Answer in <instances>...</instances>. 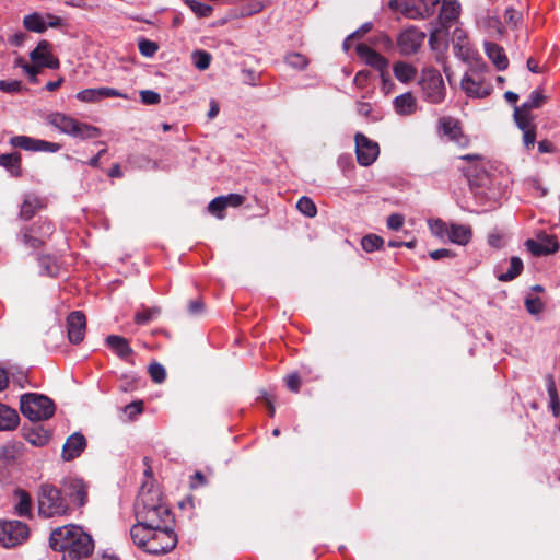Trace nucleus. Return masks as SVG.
<instances>
[{"mask_svg": "<svg viewBox=\"0 0 560 560\" xmlns=\"http://www.w3.org/2000/svg\"><path fill=\"white\" fill-rule=\"evenodd\" d=\"M284 383L289 390L298 393L302 384V378L299 373L294 372L284 377Z\"/></svg>", "mask_w": 560, "mask_h": 560, "instance_id": "6e6d98bb", "label": "nucleus"}, {"mask_svg": "<svg viewBox=\"0 0 560 560\" xmlns=\"http://www.w3.org/2000/svg\"><path fill=\"white\" fill-rule=\"evenodd\" d=\"M38 266L40 272L48 277H57L59 273V266L55 257L50 255H42L38 257Z\"/></svg>", "mask_w": 560, "mask_h": 560, "instance_id": "2f4dec72", "label": "nucleus"}, {"mask_svg": "<svg viewBox=\"0 0 560 560\" xmlns=\"http://www.w3.org/2000/svg\"><path fill=\"white\" fill-rule=\"evenodd\" d=\"M105 345L113 350L119 359L126 362H129L133 354V349L129 346V341L125 337L109 335L105 339Z\"/></svg>", "mask_w": 560, "mask_h": 560, "instance_id": "4be33fe9", "label": "nucleus"}, {"mask_svg": "<svg viewBox=\"0 0 560 560\" xmlns=\"http://www.w3.org/2000/svg\"><path fill=\"white\" fill-rule=\"evenodd\" d=\"M19 65L22 66V68L24 69V71L28 74L30 77V80L32 83H36L37 79V74L39 72V68L36 63L34 65H28V63H24L22 65V59H19Z\"/></svg>", "mask_w": 560, "mask_h": 560, "instance_id": "680f3d73", "label": "nucleus"}, {"mask_svg": "<svg viewBox=\"0 0 560 560\" xmlns=\"http://www.w3.org/2000/svg\"><path fill=\"white\" fill-rule=\"evenodd\" d=\"M538 241L528 238L525 242L526 248L536 257L555 254L559 250V242L555 235L546 233L538 234Z\"/></svg>", "mask_w": 560, "mask_h": 560, "instance_id": "ddd939ff", "label": "nucleus"}, {"mask_svg": "<svg viewBox=\"0 0 560 560\" xmlns=\"http://www.w3.org/2000/svg\"><path fill=\"white\" fill-rule=\"evenodd\" d=\"M425 37L427 34L416 26L404 30L397 37L399 52L404 56L417 54Z\"/></svg>", "mask_w": 560, "mask_h": 560, "instance_id": "9d476101", "label": "nucleus"}, {"mask_svg": "<svg viewBox=\"0 0 560 560\" xmlns=\"http://www.w3.org/2000/svg\"><path fill=\"white\" fill-rule=\"evenodd\" d=\"M296 208L301 213L308 218H314L317 213L316 205L306 196H303L298 200Z\"/></svg>", "mask_w": 560, "mask_h": 560, "instance_id": "79ce46f5", "label": "nucleus"}, {"mask_svg": "<svg viewBox=\"0 0 560 560\" xmlns=\"http://www.w3.org/2000/svg\"><path fill=\"white\" fill-rule=\"evenodd\" d=\"M285 63L293 69L304 70L308 66V59L300 52H290L284 58Z\"/></svg>", "mask_w": 560, "mask_h": 560, "instance_id": "a19ab883", "label": "nucleus"}, {"mask_svg": "<svg viewBox=\"0 0 560 560\" xmlns=\"http://www.w3.org/2000/svg\"><path fill=\"white\" fill-rule=\"evenodd\" d=\"M447 238L457 245H467L472 238V229L469 225L451 223Z\"/></svg>", "mask_w": 560, "mask_h": 560, "instance_id": "393cba45", "label": "nucleus"}, {"mask_svg": "<svg viewBox=\"0 0 560 560\" xmlns=\"http://www.w3.org/2000/svg\"><path fill=\"white\" fill-rule=\"evenodd\" d=\"M354 140L358 163L362 166L374 163L380 154L378 143L360 132L355 135Z\"/></svg>", "mask_w": 560, "mask_h": 560, "instance_id": "f8f14e48", "label": "nucleus"}, {"mask_svg": "<svg viewBox=\"0 0 560 560\" xmlns=\"http://www.w3.org/2000/svg\"><path fill=\"white\" fill-rule=\"evenodd\" d=\"M63 492L72 508H83L88 502L89 485L81 478L72 477L63 481Z\"/></svg>", "mask_w": 560, "mask_h": 560, "instance_id": "1a4fd4ad", "label": "nucleus"}, {"mask_svg": "<svg viewBox=\"0 0 560 560\" xmlns=\"http://www.w3.org/2000/svg\"><path fill=\"white\" fill-rule=\"evenodd\" d=\"M393 71L396 79L404 83L412 81L417 75L416 67L405 61L394 63Z\"/></svg>", "mask_w": 560, "mask_h": 560, "instance_id": "c756f323", "label": "nucleus"}, {"mask_svg": "<svg viewBox=\"0 0 560 560\" xmlns=\"http://www.w3.org/2000/svg\"><path fill=\"white\" fill-rule=\"evenodd\" d=\"M459 13L460 4L457 0H443L436 23L440 24L442 28H450L452 23L458 19Z\"/></svg>", "mask_w": 560, "mask_h": 560, "instance_id": "5701e85b", "label": "nucleus"}, {"mask_svg": "<svg viewBox=\"0 0 560 560\" xmlns=\"http://www.w3.org/2000/svg\"><path fill=\"white\" fill-rule=\"evenodd\" d=\"M28 537V527L20 521H0V545L15 547Z\"/></svg>", "mask_w": 560, "mask_h": 560, "instance_id": "6e6552de", "label": "nucleus"}, {"mask_svg": "<svg viewBox=\"0 0 560 560\" xmlns=\"http://www.w3.org/2000/svg\"><path fill=\"white\" fill-rule=\"evenodd\" d=\"M546 100L547 97L540 91L535 90L520 107L525 112H530L532 109L540 108L546 103Z\"/></svg>", "mask_w": 560, "mask_h": 560, "instance_id": "e433bc0d", "label": "nucleus"}, {"mask_svg": "<svg viewBox=\"0 0 560 560\" xmlns=\"http://www.w3.org/2000/svg\"><path fill=\"white\" fill-rule=\"evenodd\" d=\"M394 108L397 114L402 116L413 114L417 109L415 96L410 92L396 96L394 100Z\"/></svg>", "mask_w": 560, "mask_h": 560, "instance_id": "cd10ccee", "label": "nucleus"}, {"mask_svg": "<svg viewBox=\"0 0 560 560\" xmlns=\"http://www.w3.org/2000/svg\"><path fill=\"white\" fill-rule=\"evenodd\" d=\"M9 143L13 148L32 152L43 151L55 153L61 149V145L57 142L34 139L28 136H14L9 140Z\"/></svg>", "mask_w": 560, "mask_h": 560, "instance_id": "9b49d317", "label": "nucleus"}, {"mask_svg": "<svg viewBox=\"0 0 560 560\" xmlns=\"http://www.w3.org/2000/svg\"><path fill=\"white\" fill-rule=\"evenodd\" d=\"M207 479L206 476L201 471H196L191 477L190 488H197L200 486H206Z\"/></svg>", "mask_w": 560, "mask_h": 560, "instance_id": "338daca9", "label": "nucleus"}, {"mask_svg": "<svg viewBox=\"0 0 560 560\" xmlns=\"http://www.w3.org/2000/svg\"><path fill=\"white\" fill-rule=\"evenodd\" d=\"M479 24L492 36L504 34V26L498 16L487 14L479 20Z\"/></svg>", "mask_w": 560, "mask_h": 560, "instance_id": "7c9ffc66", "label": "nucleus"}, {"mask_svg": "<svg viewBox=\"0 0 560 560\" xmlns=\"http://www.w3.org/2000/svg\"><path fill=\"white\" fill-rule=\"evenodd\" d=\"M22 90V83L21 81L13 80V81H5L0 80V91L5 93H15L20 92Z\"/></svg>", "mask_w": 560, "mask_h": 560, "instance_id": "4d7b16f0", "label": "nucleus"}, {"mask_svg": "<svg viewBox=\"0 0 560 560\" xmlns=\"http://www.w3.org/2000/svg\"><path fill=\"white\" fill-rule=\"evenodd\" d=\"M19 420V415L13 408L0 402V431L14 430Z\"/></svg>", "mask_w": 560, "mask_h": 560, "instance_id": "c85d7f7f", "label": "nucleus"}, {"mask_svg": "<svg viewBox=\"0 0 560 560\" xmlns=\"http://www.w3.org/2000/svg\"><path fill=\"white\" fill-rule=\"evenodd\" d=\"M106 97H121L129 100V96L114 88L103 86L97 89H85L77 94V98L85 103H94Z\"/></svg>", "mask_w": 560, "mask_h": 560, "instance_id": "6ab92c4d", "label": "nucleus"}, {"mask_svg": "<svg viewBox=\"0 0 560 560\" xmlns=\"http://www.w3.org/2000/svg\"><path fill=\"white\" fill-rule=\"evenodd\" d=\"M140 98L145 105H156L161 102V95L152 90L140 91Z\"/></svg>", "mask_w": 560, "mask_h": 560, "instance_id": "5fc2aeb1", "label": "nucleus"}, {"mask_svg": "<svg viewBox=\"0 0 560 560\" xmlns=\"http://www.w3.org/2000/svg\"><path fill=\"white\" fill-rule=\"evenodd\" d=\"M23 25L27 31L35 33H43L47 30V24L39 13H32L24 16Z\"/></svg>", "mask_w": 560, "mask_h": 560, "instance_id": "473e14b6", "label": "nucleus"}, {"mask_svg": "<svg viewBox=\"0 0 560 560\" xmlns=\"http://www.w3.org/2000/svg\"><path fill=\"white\" fill-rule=\"evenodd\" d=\"M226 209V203H225V200L222 196H219V197H215L214 199H212L209 205H208V211L219 218V219H223L224 218V210Z\"/></svg>", "mask_w": 560, "mask_h": 560, "instance_id": "c03bdc74", "label": "nucleus"}, {"mask_svg": "<svg viewBox=\"0 0 560 560\" xmlns=\"http://www.w3.org/2000/svg\"><path fill=\"white\" fill-rule=\"evenodd\" d=\"M222 197L225 200L226 208L228 207H233V208L240 207L245 201V197L243 195H240V194L222 195Z\"/></svg>", "mask_w": 560, "mask_h": 560, "instance_id": "13d9d810", "label": "nucleus"}, {"mask_svg": "<svg viewBox=\"0 0 560 560\" xmlns=\"http://www.w3.org/2000/svg\"><path fill=\"white\" fill-rule=\"evenodd\" d=\"M205 304L201 299L192 300L188 303V311L191 315H198L203 312Z\"/></svg>", "mask_w": 560, "mask_h": 560, "instance_id": "69168bd1", "label": "nucleus"}, {"mask_svg": "<svg viewBox=\"0 0 560 560\" xmlns=\"http://www.w3.org/2000/svg\"><path fill=\"white\" fill-rule=\"evenodd\" d=\"M504 19L506 24L511 25L512 27H517L522 22V14L514 8L509 7L504 12Z\"/></svg>", "mask_w": 560, "mask_h": 560, "instance_id": "864d4df0", "label": "nucleus"}, {"mask_svg": "<svg viewBox=\"0 0 560 560\" xmlns=\"http://www.w3.org/2000/svg\"><path fill=\"white\" fill-rule=\"evenodd\" d=\"M49 544L55 551L61 552V560H83L89 558L94 549L91 536L74 525L54 529Z\"/></svg>", "mask_w": 560, "mask_h": 560, "instance_id": "f03ea898", "label": "nucleus"}, {"mask_svg": "<svg viewBox=\"0 0 560 560\" xmlns=\"http://www.w3.org/2000/svg\"><path fill=\"white\" fill-rule=\"evenodd\" d=\"M440 131L448 138V140L455 142L457 145L465 148L469 143V139L464 135L460 122L452 117H442L439 120Z\"/></svg>", "mask_w": 560, "mask_h": 560, "instance_id": "2eb2a0df", "label": "nucleus"}, {"mask_svg": "<svg viewBox=\"0 0 560 560\" xmlns=\"http://www.w3.org/2000/svg\"><path fill=\"white\" fill-rule=\"evenodd\" d=\"M86 330V318L81 311H73L67 317L68 339L78 345L83 341Z\"/></svg>", "mask_w": 560, "mask_h": 560, "instance_id": "dca6fc26", "label": "nucleus"}, {"mask_svg": "<svg viewBox=\"0 0 560 560\" xmlns=\"http://www.w3.org/2000/svg\"><path fill=\"white\" fill-rule=\"evenodd\" d=\"M54 401L45 395L26 393L21 396L20 410L31 421L48 420L55 413Z\"/></svg>", "mask_w": 560, "mask_h": 560, "instance_id": "423d86ee", "label": "nucleus"}, {"mask_svg": "<svg viewBox=\"0 0 560 560\" xmlns=\"http://www.w3.org/2000/svg\"><path fill=\"white\" fill-rule=\"evenodd\" d=\"M72 508L68 503L62 491L56 486L44 483L38 492V513L44 517H56L69 515Z\"/></svg>", "mask_w": 560, "mask_h": 560, "instance_id": "20e7f679", "label": "nucleus"}, {"mask_svg": "<svg viewBox=\"0 0 560 560\" xmlns=\"http://www.w3.org/2000/svg\"><path fill=\"white\" fill-rule=\"evenodd\" d=\"M24 436L32 445L44 446L49 442L51 434L40 424H34L30 429H24Z\"/></svg>", "mask_w": 560, "mask_h": 560, "instance_id": "bb28decb", "label": "nucleus"}, {"mask_svg": "<svg viewBox=\"0 0 560 560\" xmlns=\"http://www.w3.org/2000/svg\"><path fill=\"white\" fill-rule=\"evenodd\" d=\"M0 166L14 177L22 176V156L19 152L0 154Z\"/></svg>", "mask_w": 560, "mask_h": 560, "instance_id": "a878e982", "label": "nucleus"}, {"mask_svg": "<svg viewBox=\"0 0 560 560\" xmlns=\"http://www.w3.org/2000/svg\"><path fill=\"white\" fill-rule=\"evenodd\" d=\"M514 120L516 122V126L522 130L530 129L533 127H536L533 124V118L529 114V112H525L523 108L515 106L514 108Z\"/></svg>", "mask_w": 560, "mask_h": 560, "instance_id": "c9c22d12", "label": "nucleus"}, {"mask_svg": "<svg viewBox=\"0 0 560 560\" xmlns=\"http://www.w3.org/2000/svg\"><path fill=\"white\" fill-rule=\"evenodd\" d=\"M355 51L368 66L378 70L381 73L386 71L389 63L388 60L366 44H358Z\"/></svg>", "mask_w": 560, "mask_h": 560, "instance_id": "412c9836", "label": "nucleus"}, {"mask_svg": "<svg viewBox=\"0 0 560 560\" xmlns=\"http://www.w3.org/2000/svg\"><path fill=\"white\" fill-rule=\"evenodd\" d=\"M46 120L60 132L80 140L95 139L101 136L100 128L79 121L63 113H50Z\"/></svg>", "mask_w": 560, "mask_h": 560, "instance_id": "39448f33", "label": "nucleus"}, {"mask_svg": "<svg viewBox=\"0 0 560 560\" xmlns=\"http://www.w3.org/2000/svg\"><path fill=\"white\" fill-rule=\"evenodd\" d=\"M523 261L520 257L513 256L511 258V266L506 272L500 273L498 276V280L502 282H508L514 280L518 277L523 271Z\"/></svg>", "mask_w": 560, "mask_h": 560, "instance_id": "72a5a7b5", "label": "nucleus"}, {"mask_svg": "<svg viewBox=\"0 0 560 560\" xmlns=\"http://www.w3.org/2000/svg\"><path fill=\"white\" fill-rule=\"evenodd\" d=\"M137 523L141 526H172L174 515L170 506L163 501L159 489L143 485L135 503Z\"/></svg>", "mask_w": 560, "mask_h": 560, "instance_id": "f257e3e1", "label": "nucleus"}, {"mask_svg": "<svg viewBox=\"0 0 560 560\" xmlns=\"http://www.w3.org/2000/svg\"><path fill=\"white\" fill-rule=\"evenodd\" d=\"M429 228L433 235H435L440 238L447 237L450 225H447L443 220H441V219L430 220Z\"/></svg>", "mask_w": 560, "mask_h": 560, "instance_id": "de8ad7c7", "label": "nucleus"}, {"mask_svg": "<svg viewBox=\"0 0 560 560\" xmlns=\"http://www.w3.org/2000/svg\"><path fill=\"white\" fill-rule=\"evenodd\" d=\"M138 48L142 56L153 57L159 50V45L147 38H140L138 42Z\"/></svg>", "mask_w": 560, "mask_h": 560, "instance_id": "09e8293b", "label": "nucleus"}, {"mask_svg": "<svg viewBox=\"0 0 560 560\" xmlns=\"http://www.w3.org/2000/svg\"><path fill=\"white\" fill-rule=\"evenodd\" d=\"M423 98L431 104H439L445 97V84L439 70L434 68H425L422 70L419 80Z\"/></svg>", "mask_w": 560, "mask_h": 560, "instance_id": "0eeeda50", "label": "nucleus"}, {"mask_svg": "<svg viewBox=\"0 0 560 560\" xmlns=\"http://www.w3.org/2000/svg\"><path fill=\"white\" fill-rule=\"evenodd\" d=\"M381 78H382V90L385 93H389L390 89L394 86V83L390 80L388 72L387 71L382 72Z\"/></svg>", "mask_w": 560, "mask_h": 560, "instance_id": "774afa93", "label": "nucleus"}, {"mask_svg": "<svg viewBox=\"0 0 560 560\" xmlns=\"http://www.w3.org/2000/svg\"><path fill=\"white\" fill-rule=\"evenodd\" d=\"M39 208L40 201L37 198L27 197L21 206L20 217L23 220L28 221L36 214Z\"/></svg>", "mask_w": 560, "mask_h": 560, "instance_id": "f704fd0d", "label": "nucleus"}, {"mask_svg": "<svg viewBox=\"0 0 560 560\" xmlns=\"http://www.w3.org/2000/svg\"><path fill=\"white\" fill-rule=\"evenodd\" d=\"M88 446L85 436L80 432H74L67 438L61 452V457L66 462L79 457Z\"/></svg>", "mask_w": 560, "mask_h": 560, "instance_id": "a211bd4d", "label": "nucleus"}, {"mask_svg": "<svg viewBox=\"0 0 560 560\" xmlns=\"http://www.w3.org/2000/svg\"><path fill=\"white\" fill-rule=\"evenodd\" d=\"M130 537L138 548L154 556L168 553L177 545V535L171 526L132 525Z\"/></svg>", "mask_w": 560, "mask_h": 560, "instance_id": "7ed1b4c3", "label": "nucleus"}, {"mask_svg": "<svg viewBox=\"0 0 560 560\" xmlns=\"http://www.w3.org/2000/svg\"><path fill=\"white\" fill-rule=\"evenodd\" d=\"M373 28V24L371 22H366L364 24H362L360 26V28H358L357 31H354L353 33H351L348 37H347V40H352V39H355V38H361L363 37L366 33H369L371 30Z\"/></svg>", "mask_w": 560, "mask_h": 560, "instance_id": "0e129e2a", "label": "nucleus"}, {"mask_svg": "<svg viewBox=\"0 0 560 560\" xmlns=\"http://www.w3.org/2000/svg\"><path fill=\"white\" fill-rule=\"evenodd\" d=\"M161 314V308L158 306L144 308L141 312L136 313L135 322L138 325H145L152 319L156 318Z\"/></svg>", "mask_w": 560, "mask_h": 560, "instance_id": "58836bf2", "label": "nucleus"}, {"mask_svg": "<svg viewBox=\"0 0 560 560\" xmlns=\"http://www.w3.org/2000/svg\"><path fill=\"white\" fill-rule=\"evenodd\" d=\"M383 244L384 240L376 234H368L361 240V246L368 253L380 249Z\"/></svg>", "mask_w": 560, "mask_h": 560, "instance_id": "ea45409f", "label": "nucleus"}, {"mask_svg": "<svg viewBox=\"0 0 560 560\" xmlns=\"http://www.w3.org/2000/svg\"><path fill=\"white\" fill-rule=\"evenodd\" d=\"M485 52L499 71L508 69L509 59L502 46L492 42H486Z\"/></svg>", "mask_w": 560, "mask_h": 560, "instance_id": "b1692460", "label": "nucleus"}, {"mask_svg": "<svg viewBox=\"0 0 560 560\" xmlns=\"http://www.w3.org/2000/svg\"><path fill=\"white\" fill-rule=\"evenodd\" d=\"M190 10L199 18H207L212 13V7L197 0H187Z\"/></svg>", "mask_w": 560, "mask_h": 560, "instance_id": "a18cd8bd", "label": "nucleus"}, {"mask_svg": "<svg viewBox=\"0 0 560 560\" xmlns=\"http://www.w3.org/2000/svg\"><path fill=\"white\" fill-rule=\"evenodd\" d=\"M536 142V127L523 131V143L527 150L533 149Z\"/></svg>", "mask_w": 560, "mask_h": 560, "instance_id": "052dcab7", "label": "nucleus"}, {"mask_svg": "<svg viewBox=\"0 0 560 560\" xmlns=\"http://www.w3.org/2000/svg\"><path fill=\"white\" fill-rule=\"evenodd\" d=\"M148 371H149L150 377L152 378V381L154 383L160 384V383L164 382L166 378V371H165L164 366L158 362L150 364Z\"/></svg>", "mask_w": 560, "mask_h": 560, "instance_id": "8fccbe9b", "label": "nucleus"}, {"mask_svg": "<svg viewBox=\"0 0 560 560\" xmlns=\"http://www.w3.org/2000/svg\"><path fill=\"white\" fill-rule=\"evenodd\" d=\"M440 0H420L418 3H406L402 14L411 20H424L432 16Z\"/></svg>", "mask_w": 560, "mask_h": 560, "instance_id": "f3484780", "label": "nucleus"}, {"mask_svg": "<svg viewBox=\"0 0 560 560\" xmlns=\"http://www.w3.org/2000/svg\"><path fill=\"white\" fill-rule=\"evenodd\" d=\"M448 28H442L440 24H435L430 31L429 45L431 49L436 50L440 48V42L443 39V34H447Z\"/></svg>", "mask_w": 560, "mask_h": 560, "instance_id": "49530a36", "label": "nucleus"}, {"mask_svg": "<svg viewBox=\"0 0 560 560\" xmlns=\"http://www.w3.org/2000/svg\"><path fill=\"white\" fill-rule=\"evenodd\" d=\"M50 50L51 44L48 40H39L36 48L31 51L30 58L38 67L58 69L60 67V61L51 54Z\"/></svg>", "mask_w": 560, "mask_h": 560, "instance_id": "4468645a", "label": "nucleus"}, {"mask_svg": "<svg viewBox=\"0 0 560 560\" xmlns=\"http://www.w3.org/2000/svg\"><path fill=\"white\" fill-rule=\"evenodd\" d=\"M429 256L433 260H440L442 258H453L455 253L447 248H440L429 253Z\"/></svg>", "mask_w": 560, "mask_h": 560, "instance_id": "e2e57ef3", "label": "nucleus"}, {"mask_svg": "<svg viewBox=\"0 0 560 560\" xmlns=\"http://www.w3.org/2000/svg\"><path fill=\"white\" fill-rule=\"evenodd\" d=\"M33 228H25L21 231V238L24 245L31 247V248H39L44 241L37 236H34L33 234Z\"/></svg>", "mask_w": 560, "mask_h": 560, "instance_id": "37998d69", "label": "nucleus"}, {"mask_svg": "<svg viewBox=\"0 0 560 560\" xmlns=\"http://www.w3.org/2000/svg\"><path fill=\"white\" fill-rule=\"evenodd\" d=\"M194 62L199 70H206L211 62V55L205 50H197L194 54Z\"/></svg>", "mask_w": 560, "mask_h": 560, "instance_id": "3c124183", "label": "nucleus"}, {"mask_svg": "<svg viewBox=\"0 0 560 560\" xmlns=\"http://www.w3.org/2000/svg\"><path fill=\"white\" fill-rule=\"evenodd\" d=\"M525 307L529 314L538 315L544 311V303L540 298H526L525 299Z\"/></svg>", "mask_w": 560, "mask_h": 560, "instance_id": "603ef678", "label": "nucleus"}, {"mask_svg": "<svg viewBox=\"0 0 560 560\" xmlns=\"http://www.w3.org/2000/svg\"><path fill=\"white\" fill-rule=\"evenodd\" d=\"M19 503L15 506L16 513L20 516H25L31 513L32 500L31 495L25 490H18Z\"/></svg>", "mask_w": 560, "mask_h": 560, "instance_id": "4c0bfd02", "label": "nucleus"}, {"mask_svg": "<svg viewBox=\"0 0 560 560\" xmlns=\"http://www.w3.org/2000/svg\"><path fill=\"white\" fill-rule=\"evenodd\" d=\"M404 222H405V218L402 214L392 213L387 218V228L390 230L397 231L404 225Z\"/></svg>", "mask_w": 560, "mask_h": 560, "instance_id": "bf43d9fd", "label": "nucleus"}, {"mask_svg": "<svg viewBox=\"0 0 560 560\" xmlns=\"http://www.w3.org/2000/svg\"><path fill=\"white\" fill-rule=\"evenodd\" d=\"M460 86L469 97L483 98L489 96L492 92V86L490 83H487L482 79L476 80L469 74H465L463 77Z\"/></svg>", "mask_w": 560, "mask_h": 560, "instance_id": "aec40b11", "label": "nucleus"}]
</instances>
